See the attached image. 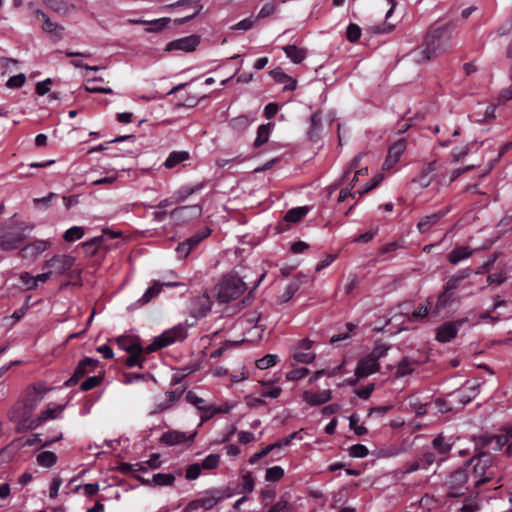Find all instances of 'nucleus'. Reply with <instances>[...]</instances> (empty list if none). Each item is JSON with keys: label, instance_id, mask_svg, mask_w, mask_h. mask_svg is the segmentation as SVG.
<instances>
[{"label": "nucleus", "instance_id": "37", "mask_svg": "<svg viewBox=\"0 0 512 512\" xmlns=\"http://www.w3.org/2000/svg\"><path fill=\"white\" fill-rule=\"evenodd\" d=\"M57 456L51 451H44L37 456V462L44 467H51L56 463Z\"/></svg>", "mask_w": 512, "mask_h": 512}, {"label": "nucleus", "instance_id": "62", "mask_svg": "<svg viewBox=\"0 0 512 512\" xmlns=\"http://www.w3.org/2000/svg\"><path fill=\"white\" fill-rule=\"evenodd\" d=\"M276 10V6L272 3H267L265 4L261 10L259 11L256 19H263V18H266L270 15H272L274 13V11Z\"/></svg>", "mask_w": 512, "mask_h": 512}, {"label": "nucleus", "instance_id": "54", "mask_svg": "<svg viewBox=\"0 0 512 512\" xmlns=\"http://www.w3.org/2000/svg\"><path fill=\"white\" fill-rule=\"evenodd\" d=\"M349 454L352 457L363 458L368 455V449L362 444H356L350 448Z\"/></svg>", "mask_w": 512, "mask_h": 512}, {"label": "nucleus", "instance_id": "6", "mask_svg": "<svg viewBox=\"0 0 512 512\" xmlns=\"http://www.w3.org/2000/svg\"><path fill=\"white\" fill-rule=\"evenodd\" d=\"M75 263V258L69 255H57L44 263L45 268H50L52 273L59 275L69 271Z\"/></svg>", "mask_w": 512, "mask_h": 512}, {"label": "nucleus", "instance_id": "22", "mask_svg": "<svg viewBox=\"0 0 512 512\" xmlns=\"http://www.w3.org/2000/svg\"><path fill=\"white\" fill-rule=\"evenodd\" d=\"M409 57H410L411 61H413L415 63H418V64H421V63H424V62H427V61H430V60L434 59V57L430 53V51H429L427 45L425 44V42H423L422 45H420V46L416 47L415 49H413L409 53Z\"/></svg>", "mask_w": 512, "mask_h": 512}, {"label": "nucleus", "instance_id": "24", "mask_svg": "<svg viewBox=\"0 0 512 512\" xmlns=\"http://www.w3.org/2000/svg\"><path fill=\"white\" fill-rule=\"evenodd\" d=\"M61 411H62L61 406H56L54 408H48V409L44 410L38 418L31 420L30 423L27 425V427L30 429H34L47 419H55L61 413Z\"/></svg>", "mask_w": 512, "mask_h": 512}, {"label": "nucleus", "instance_id": "2", "mask_svg": "<svg viewBox=\"0 0 512 512\" xmlns=\"http://www.w3.org/2000/svg\"><path fill=\"white\" fill-rule=\"evenodd\" d=\"M453 28L451 25H443L431 28L424 39L432 56L437 58L451 47Z\"/></svg>", "mask_w": 512, "mask_h": 512}, {"label": "nucleus", "instance_id": "61", "mask_svg": "<svg viewBox=\"0 0 512 512\" xmlns=\"http://www.w3.org/2000/svg\"><path fill=\"white\" fill-rule=\"evenodd\" d=\"M18 64V61L12 58H0V68L3 70V73L7 71H12V69Z\"/></svg>", "mask_w": 512, "mask_h": 512}, {"label": "nucleus", "instance_id": "33", "mask_svg": "<svg viewBox=\"0 0 512 512\" xmlns=\"http://www.w3.org/2000/svg\"><path fill=\"white\" fill-rule=\"evenodd\" d=\"M472 254V250L468 247H458L450 252L448 255V260L452 264H457L459 261L470 257Z\"/></svg>", "mask_w": 512, "mask_h": 512}, {"label": "nucleus", "instance_id": "5", "mask_svg": "<svg viewBox=\"0 0 512 512\" xmlns=\"http://www.w3.org/2000/svg\"><path fill=\"white\" fill-rule=\"evenodd\" d=\"M26 239L27 235L21 226L0 227V246L4 250L15 249Z\"/></svg>", "mask_w": 512, "mask_h": 512}, {"label": "nucleus", "instance_id": "12", "mask_svg": "<svg viewBox=\"0 0 512 512\" xmlns=\"http://www.w3.org/2000/svg\"><path fill=\"white\" fill-rule=\"evenodd\" d=\"M508 441L505 435H483L477 439V446L481 449H490L494 452L500 451Z\"/></svg>", "mask_w": 512, "mask_h": 512}, {"label": "nucleus", "instance_id": "60", "mask_svg": "<svg viewBox=\"0 0 512 512\" xmlns=\"http://www.w3.org/2000/svg\"><path fill=\"white\" fill-rule=\"evenodd\" d=\"M201 469V465L198 463L190 465L186 470V479L195 480L200 475Z\"/></svg>", "mask_w": 512, "mask_h": 512}, {"label": "nucleus", "instance_id": "35", "mask_svg": "<svg viewBox=\"0 0 512 512\" xmlns=\"http://www.w3.org/2000/svg\"><path fill=\"white\" fill-rule=\"evenodd\" d=\"M415 361L409 359L408 357H404L397 366L396 377H404L406 375L411 374L414 371Z\"/></svg>", "mask_w": 512, "mask_h": 512}, {"label": "nucleus", "instance_id": "23", "mask_svg": "<svg viewBox=\"0 0 512 512\" xmlns=\"http://www.w3.org/2000/svg\"><path fill=\"white\" fill-rule=\"evenodd\" d=\"M37 16L43 20V30L45 32L53 34L57 38H62L64 27L50 21L47 15L41 10L37 11Z\"/></svg>", "mask_w": 512, "mask_h": 512}, {"label": "nucleus", "instance_id": "20", "mask_svg": "<svg viewBox=\"0 0 512 512\" xmlns=\"http://www.w3.org/2000/svg\"><path fill=\"white\" fill-rule=\"evenodd\" d=\"M260 314L254 313L252 316L244 317L241 319V324H252L253 327L248 331L249 341H256L262 337L264 327L257 325L260 320Z\"/></svg>", "mask_w": 512, "mask_h": 512}, {"label": "nucleus", "instance_id": "45", "mask_svg": "<svg viewBox=\"0 0 512 512\" xmlns=\"http://www.w3.org/2000/svg\"><path fill=\"white\" fill-rule=\"evenodd\" d=\"M284 475V470L279 466H274L266 470L265 479L267 481H279Z\"/></svg>", "mask_w": 512, "mask_h": 512}, {"label": "nucleus", "instance_id": "15", "mask_svg": "<svg viewBox=\"0 0 512 512\" xmlns=\"http://www.w3.org/2000/svg\"><path fill=\"white\" fill-rule=\"evenodd\" d=\"M181 336V331H168L163 333L161 336L157 337L150 345H148L143 351L146 353H152L157 349L165 347L171 343H173L178 337Z\"/></svg>", "mask_w": 512, "mask_h": 512}, {"label": "nucleus", "instance_id": "21", "mask_svg": "<svg viewBox=\"0 0 512 512\" xmlns=\"http://www.w3.org/2000/svg\"><path fill=\"white\" fill-rule=\"evenodd\" d=\"M271 77L280 84H284V90L293 91L296 89L297 81L287 75L282 68L277 67L270 71Z\"/></svg>", "mask_w": 512, "mask_h": 512}, {"label": "nucleus", "instance_id": "32", "mask_svg": "<svg viewBox=\"0 0 512 512\" xmlns=\"http://www.w3.org/2000/svg\"><path fill=\"white\" fill-rule=\"evenodd\" d=\"M117 237H123V234L121 231L104 229L103 234L101 236L95 237V238L91 239L90 241L85 242L84 246L98 245V244L105 242L107 239H114Z\"/></svg>", "mask_w": 512, "mask_h": 512}, {"label": "nucleus", "instance_id": "47", "mask_svg": "<svg viewBox=\"0 0 512 512\" xmlns=\"http://www.w3.org/2000/svg\"><path fill=\"white\" fill-rule=\"evenodd\" d=\"M219 461H220V456L219 455L211 454V455L207 456L202 461V463L200 465H201L202 469L212 470V469H215L218 466Z\"/></svg>", "mask_w": 512, "mask_h": 512}, {"label": "nucleus", "instance_id": "44", "mask_svg": "<svg viewBox=\"0 0 512 512\" xmlns=\"http://www.w3.org/2000/svg\"><path fill=\"white\" fill-rule=\"evenodd\" d=\"M298 289H299L298 283H296V282L290 283L287 286V288L285 289V291L283 292V294L279 297L278 302L279 303L288 302L294 296V294L298 291Z\"/></svg>", "mask_w": 512, "mask_h": 512}, {"label": "nucleus", "instance_id": "4", "mask_svg": "<svg viewBox=\"0 0 512 512\" xmlns=\"http://www.w3.org/2000/svg\"><path fill=\"white\" fill-rule=\"evenodd\" d=\"M448 497H462L467 491L477 493L470 482L469 472L466 468L458 469L451 474L448 481Z\"/></svg>", "mask_w": 512, "mask_h": 512}, {"label": "nucleus", "instance_id": "38", "mask_svg": "<svg viewBox=\"0 0 512 512\" xmlns=\"http://www.w3.org/2000/svg\"><path fill=\"white\" fill-rule=\"evenodd\" d=\"M249 124H250V120L245 115L235 117V118L231 119V121L229 123L230 127L237 132L244 131L249 126Z\"/></svg>", "mask_w": 512, "mask_h": 512}, {"label": "nucleus", "instance_id": "56", "mask_svg": "<svg viewBox=\"0 0 512 512\" xmlns=\"http://www.w3.org/2000/svg\"><path fill=\"white\" fill-rule=\"evenodd\" d=\"M101 380H102V377H100V376L89 377L88 379H86L85 381L82 382L80 388L83 391H88V390L96 387L97 385H99Z\"/></svg>", "mask_w": 512, "mask_h": 512}, {"label": "nucleus", "instance_id": "52", "mask_svg": "<svg viewBox=\"0 0 512 512\" xmlns=\"http://www.w3.org/2000/svg\"><path fill=\"white\" fill-rule=\"evenodd\" d=\"M242 492L251 493L254 489V479L250 472H247L242 476Z\"/></svg>", "mask_w": 512, "mask_h": 512}, {"label": "nucleus", "instance_id": "26", "mask_svg": "<svg viewBox=\"0 0 512 512\" xmlns=\"http://www.w3.org/2000/svg\"><path fill=\"white\" fill-rule=\"evenodd\" d=\"M129 357L125 360V363L128 367L139 366L142 367V361L144 358L142 357L143 348L138 344L136 347H130L128 349Z\"/></svg>", "mask_w": 512, "mask_h": 512}, {"label": "nucleus", "instance_id": "8", "mask_svg": "<svg viewBox=\"0 0 512 512\" xmlns=\"http://www.w3.org/2000/svg\"><path fill=\"white\" fill-rule=\"evenodd\" d=\"M210 234L211 230L208 227L202 228L195 235L188 238L185 242L180 243L177 247V253L183 258H186L191 250Z\"/></svg>", "mask_w": 512, "mask_h": 512}, {"label": "nucleus", "instance_id": "36", "mask_svg": "<svg viewBox=\"0 0 512 512\" xmlns=\"http://www.w3.org/2000/svg\"><path fill=\"white\" fill-rule=\"evenodd\" d=\"M202 188L203 184H196L194 186H183L176 192V199L179 202L184 201L190 195L200 191Z\"/></svg>", "mask_w": 512, "mask_h": 512}, {"label": "nucleus", "instance_id": "11", "mask_svg": "<svg viewBox=\"0 0 512 512\" xmlns=\"http://www.w3.org/2000/svg\"><path fill=\"white\" fill-rule=\"evenodd\" d=\"M407 144L404 138L399 139L395 143H393L389 149L387 157L383 163L384 170H390L394 167V165L398 162L401 155L406 150Z\"/></svg>", "mask_w": 512, "mask_h": 512}, {"label": "nucleus", "instance_id": "29", "mask_svg": "<svg viewBox=\"0 0 512 512\" xmlns=\"http://www.w3.org/2000/svg\"><path fill=\"white\" fill-rule=\"evenodd\" d=\"M283 51L295 64L301 63L306 58V51L295 45H286L283 47Z\"/></svg>", "mask_w": 512, "mask_h": 512}, {"label": "nucleus", "instance_id": "14", "mask_svg": "<svg viewBox=\"0 0 512 512\" xmlns=\"http://www.w3.org/2000/svg\"><path fill=\"white\" fill-rule=\"evenodd\" d=\"M47 391L48 389L40 383L29 388L27 399L24 404V408L27 413H30L36 408L37 404L43 399Z\"/></svg>", "mask_w": 512, "mask_h": 512}, {"label": "nucleus", "instance_id": "16", "mask_svg": "<svg viewBox=\"0 0 512 512\" xmlns=\"http://www.w3.org/2000/svg\"><path fill=\"white\" fill-rule=\"evenodd\" d=\"M461 322H446L437 329L436 340L446 343L456 337Z\"/></svg>", "mask_w": 512, "mask_h": 512}, {"label": "nucleus", "instance_id": "55", "mask_svg": "<svg viewBox=\"0 0 512 512\" xmlns=\"http://www.w3.org/2000/svg\"><path fill=\"white\" fill-rule=\"evenodd\" d=\"M257 19L256 18H252V17H248V18H245L241 21H239L238 23H236L232 29H236V30H249L250 28H252L254 26V24L256 23Z\"/></svg>", "mask_w": 512, "mask_h": 512}, {"label": "nucleus", "instance_id": "9", "mask_svg": "<svg viewBox=\"0 0 512 512\" xmlns=\"http://www.w3.org/2000/svg\"><path fill=\"white\" fill-rule=\"evenodd\" d=\"M200 39L196 35H190L183 38H179L167 43L165 50L174 51L180 50L183 52H192L199 45Z\"/></svg>", "mask_w": 512, "mask_h": 512}, {"label": "nucleus", "instance_id": "59", "mask_svg": "<svg viewBox=\"0 0 512 512\" xmlns=\"http://www.w3.org/2000/svg\"><path fill=\"white\" fill-rule=\"evenodd\" d=\"M388 350L389 346L385 344H378L374 347L373 351L369 354V356L378 361V359L383 357Z\"/></svg>", "mask_w": 512, "mask_h": 512}, {"label": "nucleus", "instance_id": "41", "mask_svg": "<svg viewBox=\"0 0 512 512\" xmlns=\"http://www.w3.org/2000/svg\"><path fill=\"white\" fill-rule=\"evenodd\" d=\"M322 118L321 113L319 111L314 112L310 117V129L309 136L311 139L316 135V132L321 128Z\"/></svg>", "mask_w": 512, "mask_h": 512}, {"label": "nucleus", "instance_id": "7", "mask_svg": "<svg viewBox=\"0 0 512 512\" xmlns=\"http://www.w3.org/2000/svg\"><path fill=\"white\" fill-rule=\"evenodd\" d=\"M174 7H190L193 11L191 14L174 20L176 25L185 24L194 19L202 10L201 0H179L173 4L165 6L166 9Z\"/></svg>", "mask_w": 512, "mask_h": 512}, {"label": "nucleus", "instance_id": "57", "mask_svg": "<svg viewBox=\"0 0 512 512\" xmlns=\"http://www.w3.org/2000/svg\"><path fill=\"white\" fill-rule=\"evenodd\" d=\"M382 180H383L382 175L378 174V175L374 176L371 179L369 185L365 186L362 190H358L359 196H362L363 194H366L369 191H371L372 189L376 188Z\"/></svg>", "mask_w": 512, "mask_h": 512}, {"label": "nucleus", "instance_id": "17", "mask_svg": "<svg viewBox=\"0 0 512 512\" xmlns=\"http://www.w3.org/2000/svg\"><path fill=\"white\" fill-rule=\"evenodd\" d=\"M362 154H358L357 156H355L353 158V160L350 162V165L349 167L344 171L343 173V176H342V179L341 181L344 183L346 182L349 177H350V174L355 170V173H354V176H353V179H352V182H356L358 181V177L360 175H367L368 174V168L365 167V168H359L360 166V161H361V158H362Z\"/></svg>", "mask_w": 512, "mask_h": 512}, {"label": "nucleus", "instance_id": "10", "mask_svg": "<svg viewBox=\"0 0 512 512\" xmlns=\"http://www.w3.org/2000/svg\"><path fill=\"white\" fill-rule=\"evenodd\" d=\"M97 365L98 361L93 358H85L84 360L80 361L72 377L65 382V386L69 387L75 385L82 377L85 376V374L92 372L97 367Z\"/></svg>", "mask_w": 512, "mask_h": 512}, {"label": "nucleus", "instance_id": "50", "mask_svg": "<svg viewBox=\"0 0 512 512\" xmlns=\"http://www.w3.org/2000/svg\"><path fill=\"white\" fill-rule=\"evenodd\" d=\"M25 81H26L25 75L20 73V74L10 77L6 83V86L8 88H12V89L20 88L25 84Z\"/></svg>", "mask_w": 512, "mask_h": 512}, {"label": "nucleus", "instance_id": "43", "mask_svg": "<svg viewBox=\"0 0 512 512\" xmlns=\"http://www.w3.org/2000/svg\"><path fill=\"white\" fill-rule=\"evenodd\" d=\"M346 37L349 42L355 43L361 37V28L354 23H350L346 30Z\"/></svg>", "mask_w": 512, "mask_h": 512}, {"label": "nucleus", "instance_id": "42", "mask_svg": "<svg viewBox=\"0 0 512 512\" xmlns=\"http://www.w3.org/2000/svg\"><path fill=\"white\" fill-rule=\"evenodd\" d=\"M84 235V230L80 226H73L70 229H68L64 234V240L67 242H73L75 240H78L82 238Z\"/></svg>", "mask_w": 512, "mask_h": 512}, {"label": "nucleus", "instance_id": "58", "mask_svg": "<svg viewBox=\"0 0 512 512\" xmlns=\"http://www.w3.org/2000/svg\"><path fill=\"white\" fill-rule=\"evenodd\" d=\"M220 500H221V497H215V496H209V497H204V498L199 499L201 508H204L205 510H210Z\"/></svg>", "mask_w": 512, "mask_h": 512}, {"label": "nucleus", "instance_id": "40", "mask_svg": "<svg viewBox=\"0 0 512 512\" xmlns=\"http://www.w3.org/2000/svg\"><path fill=\"white\" fill-rule=\"evenodd\" d=\"M175 481V477L172 474H155L152 478V483L157 486H171Z\"/></svg>", "mask_w": 512, "mask_h": 512}, {"label": "nucleus", "instance_id": "39", "mask_svg": "<svg viewBox=\"0 0 512 512\" xmlns=\"http://www.w3.org/2000/svg\"><path fill=\"white\" fill-rule=\"evenodd\" d=\"M186 399L189 403L195 405L198 410L200 411H203V412H208L210 410V407L208 405L205 404V400L198 397L195 393H193L192 391H189L187 394H186Z\"/></svg>", "mask_w": 512, "mask_h": 512}, {"label": "nucleus", "instance_id": "25", "mask_svg": "<svg viewBox=\"0 0 512 512\" xmlns=\"http://www.w3.org/2000/svg\"><path fill=\"white\" fill-rule=\"evenodd\" d=\"M50 247V242L45 240L35 241L32 244H29L25 246L21 250L22 257H26L27 254H30L31 256H37L41 252L45 251Z\"/></svg>", "mask_w": 512, "mask_h": 512}, {"label": "nucleus", "instance_id": "48", "mask_svg": "<svg viewBox=\"0 0 512 512\" xmlns=\"http://www.w3.org/2000/svg\"><path fill=\"white\" fill-rule=\"evenodd\" d=\"M277 363L276 355H266L263 358L259 359L256 362V365L259 369H268L269 367L274 366Z\"/></svg>", "mask_w": 512, "mask_h": 512}, {"label": "nucleus", "instance_id": "27", "mask_svg": "<svg viewBox=\"0 0 512 512\" xmlns=\"http://www.w3.org/2000/svg\"><path fill=\"white\" fill-rule=\"evenodd\" d=\"M189 158L190 154L187 151H173L165 160L164 166L168 169H172L181 162L188 160Z\"/></svg>", "mask_w": 512, "mask_h": 512}, {"label": "nucleus", "instance_id": "46", "mask_svg": "<svg viewBox=\"0 0 512 512\" xmlns=\"http://www.w3.org/2000/svg\"><path fill=\"white\" fill-rule=\"evenodd\" d=\"M449 212V208H441L437 212H434L430 215L426 216V222H419L418 224H435L440 221L447 213Z\"/></svg>", "mask_w": 512, "mask_h": 512}, {"label": "nucleus", "instance_id": "63", "mask_svg": "<svg viewBox=\"0 0 512 512\" xmlns=\"http://www.w3.org/2000/svg\"><path fill=\"white\" fill-rule=\"evenodd\" d=\"M51 84V79H46L44 81L38 82L35 87V91L39 96H44L50 91L49 85Z\"/></svg>", "mask_w": 512, "mask_h": 512}, {"label": "nucleus", "instance_id": "51", "mask_svg": "<svg viewBox=\"0 0 512 512\" xmlns=\"http://www.w3.org/2000/svg\"><path fill=\"white\" fill-rule=\"evenodd\" d=\"M433 447L437 449L440 453H447L451 446L450 444L445 442V438L442 435H438L432 442Z\"/></svg>", "mask_w": 512, "mask_h": 512}, {"label": "nucleus", "instance_id": "28", "mask_svg": "<svg viewBox=\"0 0 512 512\" xmlns=\"http://www.w3.org/2000/svg\"><path fill=\"white\" fill-rule=\"evenodd\" d=\"M308 212V206L295 207L286 212L284 220L289 223H297L301 221L307 215Z\"/></svg>", "mask_w": 512, "mask_h": 512}, {"label": "nucleus", "instance_id": "34", "mask_svg": "<svg viewBox=\"0 0 512 512\" xmlns=\"http://www.w3.org/2000/svg\"><path fill=\"white\" fill-rule=\"evenodd\" d=\"M187 440L186 436L182 432L172 431L162 435L161 441L167 445H177Z\"/></svg>", "mask_w": 512, "mask_h": 512}, {"label": "nucleus", "instance_id": "1", "mask_svg": "<svg viewBox=\"0 0 512 512\" xmlns=\"http://www.w3.org/2000/svg\"><path fill=\"white\" fill-rule=\"evenodd\" d=\"M471 464H473V468L471 472H469V476L474 490H477L482 484L495 478L494 460L488 452L481 451L473 456L468 466Z\"/></svg>", "mask_w": 512, "mask_h": 512}, {"label": "nucleus", "instance_id": "3", "mask_svg": "<svg viewBox=\"0 0 512 512\" xmlns=\"http://www.w3.org/2000/svg\"><path fill=\"white\" fill-rule=\"evenodd\" d=\"M246 290L245 283L236 275H227L217 286V298L220 302H229L241 296Z\"/></svg>", "mask_w": 512, "mask_h": 512}, {"label": "nucleus", "instance_id": "53", "mask_svg": "<svg viewBox=\"0 0 512 512\" xmlns=\"http://www.w3.org/2000/svg\"><path fill=\"white\" fill-rule=\"evenodd\" d=\"M451 295L445 290L439 295L437 303L433 309V313H439L450 301Z\"/></svg>", "mask_w": 512, "mask_h": 512}, {"label": "nucleus", "instance_id": "49", "mask_svg": "<svg viewBox=\"0 0 512 512\" xmlns=\"http://www.w3.org/2000/svg\"><path fill=\"white\" fill-rule=\"evenodd\" d=\"M171 19L167 17H163L160 19L153 20L149 22L150 28H148V31L158 32L164 29L169 23Z\"/></svg>", "mask_w": 512, "mask_h": 512}, {"label": "nucleus", "instance_id": "18", "mask_svg": "<svg viewBox=\"0 0 512 512\" xmlns=\"http://www.w3.org/2000/svg\"><path fill=\"white\" fill-rule=\"evenodd\" d=\"M379 369L378 361H376L374 358L370 357L369 355L365 358L361 359L358 362V365L356 367V374H358V377H367L372 373L377 372Z\"/></svg>", "mask_w": 512, "mask_h": 512}, {"label": "nucleus", "instance_id": "30", "mask_svg": "<svg viewBox=\"0 0 512 512\" xmlns=\"http://www.w3.org/2000/svg\"><path fill=\"white\" fill-rule=\"evenodd\" d=\"M272 124H262L257 129V136L254 141V147L259 148L268 142L271 133Z\"/></svg>", "mask_w": 512, "mask_h": 512}, {"label": "nucleus", "instance_id": "13", "mask_svg": "<svg viewBox=\"0 0 512 512\" xmlns=\"http://www.w3.org/2000/svg\"><path fill=\"white\" fill-rule=\"evenodd\" d=\"M212 301L207 293L194 297L191 300L190 312L196 317L200 318L205 316L211 309Z\"/></svg>", "mask_w": 512, "mask_h": 512}, {"label": "nucleus", "instance_id": "64", "mask_svg": "<svg viewBox=\"0 0 512 512\" xmlns=\"http://www.w3.org/2000/svg\"><path fill=\"white\" fill-rule=\"evenodd\" d=\"M290 508V504L286 500H279L276 504H274L268 512H285Z\"/></svg>", "mask_w": 512, "mask_h": 512}, {"label": "nucleus", "instance_id": "31", "mask_svg": "<svg viewBox=\"0 0 512 512\" xmlns=\"http://www.w3.org/2000/svg\"><path fill=\"white\" fill-rule=\"evenodd\" d=\"M164 284H160L159 282H155L153 286L147 289V291L144 293V295L139 299V303L141 305L147 304L151 299H153L155 296H157L161 288ZM166 286H175L177 283H166Z\"/></svg>", "mask_w": 512, "mask_h": 512}, {"label": "nucleus", "instance_id": "19", "mask_svg": "<svg viewBox=\"0 0 512 512\" xmlns=\"http://www.w3.org/2000/svg\"><path fill=\"white\" fill-rule=\"evenodd\" d=\"M302 397L309 405L317 406L328 402L331 399L332 394L330 390H323L319 392L305 391Z\"/></svg>", "mask_w": 512, "mask_h": 512}]
</instances>
